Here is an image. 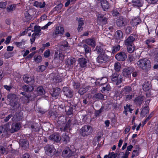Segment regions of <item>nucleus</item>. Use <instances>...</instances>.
Wrapping results in <instances>:
<instances>
[{
	"instance_id": "nucleus-1",
	"label": "nucleus",
	"mask_w": 158,
	"mask_h": 158,
	"mask_svg": "<svg viewBox=\"0 0 158 158\" xmlns=\"http://www.w3.org/2000/svg\"><path fill=\"white\" fill-rule=\"evenodd\" d=\"M136 64L139 69L143 70L149 69L151 66L150 60L147 58L139 59L137 61Z\"/></svg>"
},
{
	"instance_id": "nucleus-2",
	"label": "nucleus",
	"mask_w": 158,
	"mask_h": 158,
	"mask_svg": "<svg viewBox=\"0 0 158 158\" xmlns=\"http://www.w3.org/2000/svg\"><path fill=\"white\" fill-rule=\"evenodd\" d=\"M7 98L9 100L10 105L14 108V110H16L20 107L19 100L15 94H10L8 95Z\"/></svg>"
},
{
	"instance_id": "nucleus-3",
	"label": "nucleus",
	"mask_w": 158,
	"mask_h": 158,
	"mask_svg": "<svg viewBox=\"0 0 158 158\" xmlns=\"http://www.w3.org/2000/svg\"><path fill=\"white\" fill-rule=\"evenodd\" d=\"M92 131V127L88 125H85L80 130V134L83 136H85L90 135Z\"/></svg>"
},
{
	"instance_id": "nucleus-4",
	"label": "nucleus",
	"mask_w": 158,
	"mask_h": 158,
	"mask_svg": "<svg viewBox=\"0 0 158 158\" xmlns=\"http://www.w3.org/2000/svg\"><path fill=\"white\" fill-rule=\"evenodd\" d=\"M109 60V56L106 53L99 54L96 59L97 62L100 64L106 63Z\"/></svg>"
},
{
	"instance_id": "nucleus-5",
	"label": "nucleus",
	"mask_w": 158,
	"mask_h": 158,
	"mask_svg": "<svg viewBox=\"0 0 158 158\" xmlns=\"http://www.w3.org/2000/svg\"><path fill=\"white\" fill-rule=\"evenodd\" d=\"M110 79L113 82H115L116 84L118 85L121 83L123 80V77L121 75L116 73H113L110 77Z\"/></svg>"
},
{
	"instance_id": "nucleus-6",
	"label": "nucleus",
	"mask_w": 158,
	"mask_h": 158,
	"mask_svg": "<svg viewBox=\"0 0 158 158\" xmlns=\"http://www.w3.org/2000/svg\"><path fill=\"white\" fill-rule=\"evenodd\" d=\"M41 27L39 26H35L34 27L35 32L32 35V38L30 39L31 44L34 42L36 36H39L41 35Z\"/></svg>"
},
{
	"instance_id": "nucleus-7",
	"label": "nucleus",
	"mask_w": 158,
	"mask_h": 158,
	"mask_svg": "<svg viewBox=\"0 0 158 158\" xmlns=\"http://www.w3.org/2000/svg\"><path fill=\"white\" fill-rule=\"evenodd\" d=\"M62 91L64 95L69 98H72L73 95V91L68 87H65L63 88Z\"/></svg>"
},
{
	"instance_id": "nucleus-8",
	"label": "nucleus",
	"mask_w": 158,
	"mask_h": 158,
	"mask_svg": "<svg viewBox=\"0 0 158 158\" xmlns=\"http://www.w3.org/2000/svg\"><path fill=\"white\" fill-rule=\"evenodd\" d=\"M46 154L50 156H53L55 154L56 150L52 145H48L45 147Z\"/></svg>"
},
{
	"instance_id": "nucleus-9",
	"label": "nucleus",
	"mask_w": 158,
	"mask_h": 158,
	"mask_svg": "<svg viewBox=\"0 0 158 158\" xmlns=\"http://www.w3.org/2000/svg\"><path fill=\"white\" fill-rule=\"evenodd\" d=\"M20 146L23 149H25L29 148V144L28 141L26 139H22L19 141Z\"/></svg>"
},
{
	"instance_id": "nucleus-10",
	"label": "nucleus",
	"mask_w": 158,
	"mask_h": 158,
	"mask_svg": "<svg viewBox=\"0 0 158 158\" xmlns=\"http://www.w3.org/2000/svg\"><path fill=\"white\" fill-rule=\"evenodd\" d=\"M135 35L131 34L125 41V44L126 45H133V42L135 41Z\"/></svg>"
},
{
	"instance_id": "nucleus-11",
	"label": "nucleus",
	"mask_w": 158,
	"mask_h": 158,
	"mask_svg": "<svg viewBox=\"0 0 158 158\" xmlns=\"http://www.w3.org/2000/svg\"><path fill=\"white\" fill-rule=\"evenodd\" d=\"M20 127V125L19 123H12L11 128H9V131L11 133H14L19 130Z\"/></svg>"
},
{
	"instance_id": "nucleus-12",
	"label": "nucleus",
	"mask_w": 158,
	"mask_h": 158,
	"mask_svg": "<svg viewBox=\"0 0 158 158\" xmlns=\"http://www.w3.org/2000/svg\"><path fill=\"white\" fill-rule=\"evenodd\" d=\"M116 24L118 27H122L126 25V23L123 17L120 16L117 20Z\"/></svg>"
},
{
	"instance_id": "nucleus-13",
	"label": "nucleus",
	"mask_w": 158,
	"mask_h": 158,
	"mask_svg": "<svg viewBox=\"0 0 158 158\" xmlns=\"http://www.w3.org/2000/svg\"><path fill=\"white\" fill-rule=\"evenodd\" d=\"M73 154V152L69 148H66L62 152V156L65 158H69Z\"/></svg>"
},
{
	"instance_id": "nucleus-14",
	"label": "nucleus",
	"mask_w": 158,
	"mask_h": 158,
	"mask_svg": "<svg viewBox=\"0 0 158 158\" xmlns=\"http://www.w3.org/2000/svg\"><path fill=\"white\" fill-rule=\"evenodd\" d=\"M8 127V125H6L0 127V135H1L2 137H4L7 135L8 131L9 130Z\"/></svg>"
},
{
	"instance_id": "nucleus-15",
	"label": "nucleus",
	"mask_w": 158,
	"mask_h": 158,
	"mask_svg": "<svg viewBox=\"0 0 158 158\" xmlns=\"http://www.w3.org/2000/svg\"><path fill=\"white\" fill-rule=\"evenodd\" d=\"M135 70V69L133 67H128L124 69L123 70V76L126 77H128Z\"/></svg>"
},
{
	"instance_id": "nucleus-16",
	"label": "nucleus",
	"mask_w": 158,
	"mask_h": 158,
	"mask_svg": "<svg viewBox=\"0 0 158 158\" xmlns=\"http://www.w3.org/2000/svg\"><path fill=\"white\" fill-rule=\"evenodd\" d=\"M127 58V56L124 52H120L115 55V58L118 61H124Z\"/></svg>"
},
{
	"instance_id": "nucleus-17",
	"label": "nucleus",
	"mask_w": 158,
	"mask_h": 158,
	"mask_svg": "<svg viewBox=\"0 0 158 158\" xmlns=\"http://www.w3.org/2000/svg\"><path fill=\"white\" fill-rule=\"evenodd\" d=\"M64 28L61 26H57L56 27L53 34L56 35H62L64 34Z\"/></svg>"
},
{
	"instance_id": "nucleus-18",
	"label": "nucleus",
	"mask_w": 158,
	"mask_h": 158,
	"mask_svg": "<svg viewBox=\"0 0 158 158\" xmlns=\"http://www.w3.org/2000/svg\"><path fill=\"white\" fill-rule=\"evenodd\" d=\"M60 92V89L59 88H54L52 90V91H51L50 93L52 97L56 99L58 98Z\"/></svg>"
},
{
	"instance_id": "nucleus-19",
	"label": "nucleus",
	"mask_w": 158,
	"mask_h": 158,
	"mask_svg": "<svg viewBox=\"0 0 158 158\" xmlns=\"http://www.w3.org/2000/svg\"><path fill=\"white\" fill-rule=\"evenodd\" d=\"M23 78L24 81L27 84L32 85L34 83V79L32 77L24 76L23 77Z\"/></svg>"
},
{
	"instance_id": "nucleus-20",
	"label": "nucleus",
	"mask_w": 158,
	"mask_h": 158,
	"mask_svg": "<svg viewBox=\"0 0 158 158\" xmlns=\"http://www.w3.org/2000/svg\"><path fill=\"white\" fill-rule=\"evenodd\" d=\"M73 106L70 104H68L66 106H64L65 111L68 115H70L72 114L73 109Z\"/></svg>"
},
{
	"instance_id": "nucleus-21",
	"label": "nucleus",
	"mask_w": 158,
	"mask_h": 158,
	"mask_svg": "<svg viewBox=\"0 0 158 158\" xmlns=\"http://www.w3.org/2000/svg\"><path fill=\"white\" fill-rule=\"evenodd\" d=\"M49 139L56 142H59L61 139V137L58 134H53L49 136Z\"/></svg>"
},
{
	"instance_id": "nucleus-22",
	"label": "nucleus",
	"mask_w": 158,
	"mask_h": 158,
	"mask_svg": "<svg viewBox=\"0 0 158 158\" xmlns=\"http://www.w3.org/2000/svg\"><path fill=\"white\" fill-rule=\"evenodd\" d=\"M131 88L129 86H126L121 91V93L123 96L126 95L131 91Z\"/></svg>"
},
{
	"instance_id": "nucleus-23",
	"label": "nucleus",
	"mask_w": 158,
	"mask_h": 158,
	"mask_svg": "<svg viewBox=\"0 0 158 158\" xmlns=\"http://www.w3.org/2000/svg\"><path fill=\"white\" fill-rule=\"evenodd\" d=\"M88 61V59L84 58H81L78 59V62L81 67H85L86 66V63Z\"/></svg>"
},
{
	"instance_id": "nucleus-24",
	"label": "nucleus",
	"mask_w": 158,
	"mask_h": 158,
	"mask_svg": "<svg viewBox=\"0 0 158 158\" xmlns=\"http://www.w3.org/2000/svg\"><path fill=\"white\" fill-rule=\"evenodd\" d=\"M144 100V97L142 96H139L136 97L134 100L135 103L139 106L142 103L143 101Z\"/></svg>"
},
{
	"instance_id": "nucleus-25",
	"label": "nucleus",
	"mask_w": 158,
	"mask_h": 158,
	"mask_svg": "<svg viewBox=\"0 0 158 158\" xmlns=\"http://www.w3.org/2000/svg\"><path fill=\"white\" fill-rule=\"evenodd\" d=\"M100 2L102 7L104 10H106L109 8V4L106 0H102Z\"/></svg>"
},
{
	"instance_id": "nucleus-26",
	"label": "nucleus",
	"mask_w": 158,
	"mask_h": 158,
	"mask_svg": "<svg viewBox=\"0 0 158 158\" xmlns=\"http://www.w3.org/2000/svg\"><path fill=\"white\" fill-rule=\"evenodd\" d=\"M25 41L23 39L21 42H16L14 43V44L17 47L21 49H23L26 48L25 46Z\"/></svg>"
},
{
	"instance_id": "nucleus-27",
	"label": "nucleus",
	"mask_w": 158,
	"mask_h": 158,
	"mask_svg": "<svg viewBox=\"0 0 158 158\" xmlns=\"http://www.w3.org/2000/svg\"><path fill=\"white\" fill-rule=\"evenodd\" d=\"M85 42L88 45L93 47H95L96 45L94 39H87L85 40Z\"/></svg>"
},
{
	"instance_id": "nucleus-28",
	"label": "nucleus",
	"mask_w": 158,
	"mask_h": 158,
	"mask_svg": "<svg viewBox=\"0 0 158 158\" xmlns=\"http://www.w3.org/2000/svg\"><path fill=\"white\" fill-rule=\"evenodd\" d=\"M123 33L122 31L119 30L115 33V38L117 40H120L123 38Z\"/></svg>"
},
{
	"instance_id": "nucleus-29",
	"label": "nucleus",
	"mask_w": 158,
	"mask_h": 158,
	"mask_svg": "<svg viewBox=\"0 0 158 158\" xmlns=\"http://www.w3.org/2000/svg\"><path fill=\"white\" fill-rule=\"evenodd\" d=\"M76 61L75 59L73 58H70L67 59L65 61V64L69 67L73 65Z\"/></svg>"
},
{
	"instance_id": "nucleus-30",
	"label": "nucleus",
	"mask_w": 158,
	"mask_h": 158,
	"mask_svg": "<svg viewBox=\"0 0 158 158\" xmlns=\"http://www.w3.org/2000/svg\"><path fill=\"white\" fill-rule=\"evenodd\" d=\"M64 55L62 53L58 52H56L54 56V59H59L62 60L64 58Z\"/></svg>"
},
{
	"instance_id": "nucleus-31",
	"label": "nucleus",
	"mask_w": 158,
	"mask_h": 158,
	"mask_svg": "<svg viewBox=\"0 0 158 158\" xmlns=\"http://www.w3.org/2000/svg\"><path fill=\"white\" fill-rule=\"evenodd\" d=\"M132 5L134 6L140 7L142 6L143 3L141 0H132Z\"/></svg>"
},
{
	"instance_id": "nucleus-32",
	"label": "nucleus",
	"mask_w": 158,
	"mask_h": 158,
	"mask_svg": "<svg viewBox=\"0 0 158 158\" xmlns=\"http://www.w3.org/2000/svg\"><path fill=\"white\" fill-rule=\"evenodd\" d=\"M88 90V87L85 86H81L78 91V93L81 95L83 94Z\"/></svg>"
},
{
	"instance_id": "nucleus-33",
	"label": "nucleus",
	"mask_w": 158,
	"mask_h": 158,
	"mask_svg": "<svg viewBox=\"0 0 158 158\" xmlns=\"http://www.w3.org/2000/svg\"><path fill=\"white\" fill-rule=\"evenodd\" d=\"M23 89L24 91L29 92L33 90L34 88L32 86L25 85L23 86Z\"/></svg>"
},
{
	"instance_id": "nucleus-34",
	"label": "nucleus",
	"mask_w": 158,
	"mask_h": 158,
	"mask_svg": "<svg viewBox=\"0 0 158 158\" xmlns=\"http://www.w3.org/2000/svg\"><path fill=\"white\" fill-rule=\"evenodd\" d=\"M94 51L97 52L98 54H102L105 53L102 47L101 46H97L95 48Z\"/></svg>"
},
{
	"instance_id": "nucleus-35",
	"label": "nucleus",
	"mask_w": 158,
	"mask_h": 158,
	"mask_svg": "<svg viewBox=\"0 0 158 158\" xmlns=\"http://www.w3.org/2000/svg\"><path fill=\"white\" fill-rule=\"evenodd\" d=\"M31 15H30L28 11H26L24 13V17L23 18V20L25 22H27L31 19Z\"/></svg>"
},
{
	"instance_id": "nucleus-36",
	"label": "nucleus",
	"mask_w": 158,
	"mask_h": 158,
	"mask_svg": "<svg viewBox=\"0 0 158 158\" xmlns=\"http://www.w3.org/2000/svg\"><path fill=\"white\" fill-rule=\"evenodd\" d=\"M140 148L139 146L136 145V149L134 150L132 152L131 157L133 158L135 157L138 156L139 155V150Z\"/></svg>"
},
{
	"instance_id": "nucleus-37",
	"label": "nucleus",
	"mask_w": 158,
	"mask_h": 158,
	"mask_svg": "<svg viewBox=\"0 0 158 158\" xmlns=\"http://www.w3.org/2000/svg\"><path fill=\"white\" fill-rule=\"evenodd\" d=\"M94 99H105L104 95L100 93L95 94L93 96Z\"/></svg>"
},
{
	"instance_id": "nucleus-38",
	"label": "nucleus",
	"mask_w": 158,
	"mask_h": 158,
	"mask_svg": "<svg viewBox=\"0 0 158 158\" xmlns=\"http://www.w3.org/2000/svg\"><path fill=\"white\" fill-rule=\"evenodd\" d=\"M143 89L145 91L148 90L150 88V85L148 81L145 82L143 85Z\"/></svg>"
},
{
	"instance_id": "nucleus-39",
	"label": "nucleus",
	"mask_w": 158,
	"mask_h": 158,
	"mask_svg": "<svg viewBox=\"0 0 158 158\" xmlns=\"http://www.w3.org/2000/svg\"><path fill=\"white\" fill-rule=\"evenodd\" d=\"M34 5L37 7H39L40 8H43L45 6V3L44 2L43 3H42L40 2H39L37 1H35L34 3Z\"/></svg>"
},
{
	"instance_id": "nucleus-40",
	"label": "nucleus",
	"mask_w": 158,
	"mask_h": 158,
	"mask_svg": "<svg viewBox=\"0 0 158 158\" xmlns=\"http://www.w3.org/2000/svg\"><path fill=\"white\" fill-rule=\"evenodd\" d=\"M111 88V87L110 85L109 84H108L106 86L103 87L101 90V91L102 93H105L110 90Z\"/></svg>"
},
{
	"instance_id": "nucleus-41",
	"label": "nucleus",
	"mask_w": 158,
	"mask_h": 158,
	"mask_svg": "<svg viewBox=\"0 0 158 158\" xmlns=\"http://www.w3.org/2000/svg\"><path fill=\"white\" fill-rule=\"evenodd\" d=\"M37 91L39 95H43L45 94V91L43 87L39 86L37 89Z\"/></svg>"
},
{
	"instance_id": "nucleus-42",
	"label": "nucleus",
	"mask_w": 158,
	"mask_h": 158,
	"mask_svg": "<svg viewBox=\"0 0 158 158\" xmlns=\"http://www.w3.org/2000/svg\"><path fill=\"white\" fill-rule=\"evenodd\" d=\"M149 110L148 107V106H145L142 109L141 114L142 115L144 116L146 114L148 113Z\"/></svg>"
},
{
	"instance_id": "nucleus-43",
	"label": "nucleus",
	"mask_w": 158,
	"mask_h": 158,
	"mask_svg": "<svg viewBox=\"0 0 158 158\" xmlns=\"http://www.w3.org/2000/svg\"><path fill=\"white\" fill-rule=\"evenodd\" d=\"M83 47L84 48L85 54L90 53L91 50V48L86 44H84Z\"/></svg>"
},
{
	"instance_id": "nucleus-44",
	"label": "nucleus",
	"mask_w": 158,
	"mask_h": 158,
	"mask_svg": "<svg viewBox=\"0 0 158 158\" xmlns=\"http://www.w3.org/2000/svg\"><path fill=\"white\" fill-rule=\"evenodd\" d=\"M15 6L13 4L12 5H10L8 6L6 8L7 11L9 12H12L15 10Z\"/></svg>"
},
{
	"instance_id": "nucleus-45",
	"label": "nucleus",
	"mask_w": 158,
	"mask_h": 158,
	"mask_svg": "<svg viewBox=\"0 0 158 158\" xmlns=\"http://www.w3.org/2000/svg\"><path fill=\"white\" fill-rule=\"evenodd\" d=\"M114 69L116 72H119L121 69V64L118 62L115 63L114 65Z\"/></svg>"
},
{
	"instance_id": "nucleus-46",
	"label": "nucleus",
	"mask_w": 158,
	"mask_h": 158,
	"mask_svg": "<svg viewBox=\"0 0 158 158\" xmlns=\"http://www.w3.org/2000/svg\"><path fill=\"white\" fill-rule=\"evenodd\" d=\"M34 58L35 62L37 63H40L42 60L41 56L40 55L35 56Z\"/></svg>"
},
{
	"instance_id": "nucleus-47",
	"label": "nucleus",
	"mask_w": 158,
	"mask_h": 158,
	"mask_svg": "<svg viewBox=\"0 0 158 158\" xmlns=\"http://www.w3.org/2000/svg\"><path fill=\"white\" fill-rule=\"evenodd\" d=\"M127 46V51L129 53H132L134 52L135 50V48L133 45Z\"/></svg>"
},
{
	"instance_id": "nucleus-48",
	"label": "nucleus",
	"mask_w": 158,
	"mask_h": 158,
	"mask_svg": "<svg viewBox=\"0 0 158 158\" xmlns=\"http://www.w3.org/2000/svg\"><path fill=\"white\" fill-rule=\"evenodd\" d=\"M120 49V47L119 45H117L114 46L112 48V53H114L116 52L119 51Z\"/></svg>"
},
{
	"instance_id": "nucleus-49",
	"label": "nucleus",
	"mask_w": 158,
	"mask_h": 158,
	"mask_svg": "<svg viewBox=\"0 0 158 158\" xmlns=\"http://www.w3.org/2000/svg\"><path fill=\"white\" fill-rule=\"evenodd\" d=\"M46 69V66L45 65H42L39 66L38 67L37 69V71L38 72H40L44 71Z\"/></svg>"
},
{
	"instance_id": "nucleus-50",
	"label": "nucleus",
	"mask_w": 158,
	"mask_h": 158,
	"mask_svg": "<svg viewBox=\"0 0 158 158\" xmlns=\"http://www.w3.org/2000/svg\"><path fill=\"white\" fill-rule=\"evenodd\" d=\"M104 107L102 106L100 109L97 110H96L95 112V115L96 116H99V114L103 111Z\"/></svg>"
},
{
	"instance_id": "nucleus-51",
	"label": "nucleus",
	"mask_w": 158,
	"mask_h": 158,
	"mask_svg": "<svg viewBox=\"0 0 158 158\" xmlns=\"http://www.w3.org/2000/svg\"><path fill=\"white\" fill-rule=\"evenodd\" d=\"M35 97V95L32 94H30V95H28L26 97V98L28 100L33 101L34 100Z\"/></svg>"
},
{
	"instance_id": "nucleus-52",
	"label": "nucleus",
	"mask_w": 158,
	"mask_h": 158,
	"mask_svg": "<svg viewBox=\"0 0 158 158\" xmlns=\"http://www.w3.org/2000/svg\"><path fill=\"white\" fill-rule=\"evenodd\" d=\"M63 137V138L64 142L65 143H68L69 141V138L67 135H64Z\"/></svg>"
},
{
	"instance_id": "nucleus-53",
	"label": "nucleus",
	"mask_w": 158,
	"mask_h": 158,
	"mask_svg": "<svg viewBox=\"0 0 158 158\" xmlns=\"http://www.w3.org/2000/svg\"><path fill=\"white\" fill-rule=\"evenodd\" d=\"M68 46V43L66 41L64 42V44H62L60 46V49L63 50L65 51V49Z\"/></svg>"
},
{
	"instance_id": "nucleus-54",
	"label": "nucleus",
	"mask_w": 158,
	"mask_h": 158,
	"mask_svg": "<svg viewBox=\"0 0 158 158\" xmlns=\"http://www.w3.org/2000/svg\"><path fill=\"white\" fill-rule=\"evenodd\" d=\"M132 21L133 23H134V25H136L140 22V20L139 18H136L133 20Z\"/></svg>"
},
{
	"instance_id": "nucleus-55",
	"label": "nucleus",
	"mask_w": 158,
	"mask_h": 158,
	"mask_svg": "<svg viewBox=\"0 0 158 158\" xmlns=\"http://www.w3.org/2000/svg\"><path fill=\"white\" fill-rule=\"evenodd\" d=\"M0 151L1 152L2 154H6L7 153V151L6 148H5L4 147L1 146L0 147Z\"/></svg>"
},
{
	"instance_id": "nucleus-56",
	"label": "nucleus",
	"mask_w": 158,
	"mask_h": 158,
	"mask_svg": "<svg viewBox=\"0 0 158 158\" xmlns=\"http://www.w3.org/2000/svg\"><path fill=\"white\" fill-rule=\"evenodd\" d=\"M44 56L45 58L48 57L50 55V52L49 49L46 50L44 53Z\"/></svg>"
},
{
	"instance_id": "nucleus-57",
	"label": "nucleus",
	"mask_w": 158,
	"mask_h": 158,
	"mask_svg": "<svg viewBox=\"0 0 158 158\" xmlns=\"http://www.w3.org/2000/svg\"><path fill=\"white\" fill-rule=\"evenodd\" d=\"M63 5L62 4L60 3L57 5L55 8L54 9L58 11L60 10L62 8Z\"/></svg>"
},
{
	"instance_id": "nucleus-58",
	"label": "nucleus",
	"mask_w": 158,
	"mask_h": 158,
	"mask_svg": "<svg viewBox=\"0 0 158 158\" xmlns=\"http://www.w3.org/2000/svg\"><path fill=\"white\" fill-rule=\"evenodd\" d=\"M73 85L74 88L76 89L78 88L80 86L79 83L73 81Z\"/></svg>"
},
{
	"instance_id": "nucleus-59",
	"label": "nucleus",
	"mask_w": 158,
	"mask_h": 158,
	"mask_svg": "<svg viewBox=\"0 0 158 158\" xmlns=\"http://www.w3.org/2000/svg\"><path fill=\"white\" fill-rule=\"evenodd\" d=\"M52 23V22H49L47 24L44 26L42 27H41V29L45 30L47 29L48 28V26H50Z\"/></svg>"
},
{
	"instance_id": "nucleus-60",
	"label": "nucleus",
	"mask_w": 158,
	"mask_h": 158,
	"mask_svg": "<svg viewBox=\"0 0 158 158\" xmlns=\"http://www.w3.org/2000/svg\"><path fill=\"white\" fill-rule=\"evenodd\" d=\"M155 41L154 40L149 39L146 40L145 42L146 44L149 46L150 43H153Z\"/></svg>"
},
{
	"instance_id": "nucleus-61",
	"label": "nucleus",
	"mask_w": 158,
	"mask_h": 158,
	"mask_svg": "<svg viewBox=\"0 0 158 158\" xmlns=\"http://www.w3.org/2000/svg\"><path fill=\"white\" fill-rule=\"evenodd\" d=\"M11 36L10 35L6 38V40L5 42V43L6 44H8L10 43L11 40Z\"/></svg>"
},
{
	"instance_id": "nucleus-62",
	"label": "nucleus",
	"mask_w": 158,
	"mask_h": 158,
	"mask_svg": "<svg viewBox=\"0 0 158 158\" xmlns=\"http://www.w3.org/2000/svg\"><path fill=\"white\" fill-rule=\"evenodd\" d=\"M107 81V79L106 77H103L101 80V83L100 85H102L104 83H106Z\"/></svg>"
},
{
	"instance_id": "nucleus-63",
	"label": "nucleus",
	"mask_w": 158,
	"mask_h": 158,
	"mask_svg": "<svg viewBox=\"0 0 158 158\" xmlns=\"http://www.w3.org/2000/svg\"><path fill=\"white\" fill-rule=\"evenodd\" d=\"M6 2H0V8H6Z\"/></svg>"
},
{
	"instance_id": "nucleus-64",
	"label": "nucleus",
	"mask_w": 158,
	"mask_h": 158,
	"mask_svg": "<svg viewBox=\"0 0 158 158\" xmlns=\"http://www.w3.org/2000/svg\"><path fill=\"white\" fill-rule=\"evenodd\" d=\"M112 15L113 16H118L119 15V13L117 10H114L112 11Z\"/></svg>"
}]
</instances>
